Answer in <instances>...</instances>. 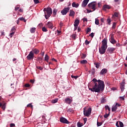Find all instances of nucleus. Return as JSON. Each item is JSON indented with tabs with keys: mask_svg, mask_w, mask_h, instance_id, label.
<instances>
[{
	"mask_svg": "<svg viewBox=\"0 0 127 127\" xmlns=\"http://www.w3.org/2000/svg\"><path fill=\"white\" fill-rule=\"evenodd\" d=\"M36 68L37 69H40V70H42V69H43V67H42L41 66H36Z\"/></svg>",
	"mask_w": 127,
	"mask_h": 127,
	"instance_id": "nucleus-41",
	"label": "nucleus"
},
{
	"mask_svg": "<svg viewBox=\"0 0 127 127\" xmlns=\"http://www.w3.org/2000/svg\"><path fill=\"white\" fill-rule=\"evenodd\" d=\"M19 9V6H18V5H17L15 6V11H17Z\"/></svg>",
	"mask_w": 127,
	"mask_h": 127,
	"instance_id": "nucleus-49",
	"label": "nucleus"
},
{
	"mask_svg": "<svg viewBox=\"0 0 127 127\" xmlns=\"http://www.w3.org/2000/svg\"><path fill=\"white\" fill-rule=\"evenodd\" d=\"M109 108H110V107L108 105L105 106V109L106 110L109 109Z\"/></svg>",
	"mask_w": 127,
	"mask_h": 127,
	"instance_id": "nucleus-63",
	"label": "nucleus"
},
{
	"mask_svg": "<svg viewBox=\"0 0 127 127\" xmlns=\"http://www.w3.org/2000/svg\"><path fill=\"white\" fill-rule=\"evenodd\" d=\"M30 86V85L29 84L27 83V84H25V87H26L28 88Z\"/></svg>",
	"mask_w": 127,
	"mask_h": 127,
	"instance_id": "nucleus-55",
	"label": "nucleus"
},
{
	"mask_svg": "<svg viewBox=\"0 0 127 127\" xmlns=\"http://www.w3.org/2000/svg\"><path fill=\"white\" fill-rule=\"evenodd\" d=\"M96 5H97L96 2L93 1L88 4V6H89L90 8L93 9V11H95Z\"/></svg>",
	"mask_w": 127,
	"mask_h": 127,
	"instance_id": "nucleus-5",
	"label": "nucleus"
},
{
	"mask_svg": "<svg viewBox=\"0 0 127 127\" xmlns=\"http://www.w3.org/2000/svg\"><path fill=\"white\" fill-rule=\"evenodd\" d=\"M60 26L61 27H62L64 26V23L62 21L60 22Z\"/></svg>",
	"mask_w": 127,
	"mask_h": 127,
	"instance_id": "nucleus-47",
	"label": "nucleus"
},
{
	"mask_svg": "<svg viewBox=\"0 0 127 127\" xmlns=\"http://www.w3.org/2000/svg\"><path fill=\"white\" fill-rule=\"evenodd\" d=\"M83 21L84 22H85V21H88L87 18H83Z\"/></svg>",
	"mask_w": 127,
	"mask_h": 127,
	"instance_id": "nucleus-59",
	"label": "nucleus"
},
{
	"mask_svg": "<svg viewBox=\"0 0 127 127\" xmlns=\"http://www.w3.org/2000/svg\"><path fill=\"white\" fill-rule=\"evenodd\" d=\"M86 57V55L85 54H83V57H82V58L83 59H84Z\"/></svg>",
	"mask_w": 127,
	"mask_h": 127,
	"instance_id": "nucleus-61",
	"label": "nucleus"
},
{
	"mask_svg": "<svg viewBox=\"0 0 127 127\" xmlns=\"http://www.w3.org/2000/svg\"><path fill=\"white\" fill-rule=\"evenodd\" d=\"M116 126H117V127H120L119 122H117L116 123Z\"/></svg>",
	"mask_w": 127,
	"mask_h": 127,
	"instance_id": "nucleus-60",
	"label": "nucleus"
},
{
	"mask_svg": "<svg viewBox=\"0 0 127 127\" xmlns=\"http://www.w3.org/2000/svg\"><path fill=\"white\" fill-rule=\"evenodd\" d=\"M1 98H0V101H1ZM0 107L1 108V109L4 111L6 108V103L5 102H3L2 104L1 103H0Z\"/></svg>",
	"mask_w": 127,
	"mask_h": 127,
	"instance_id": "nucleus-12",
	"label": "nucleus"
},
{
	"mask_svg": "<svg viewBox=\"0 0 127 127\" xmlns=\"http://www.w3.org/2000/svg\"><path fill=\"white\" fill-rule=\"evenodd\" d=\"M72 38H73L74 40H76V34H73L72 35Z\"/></svg>",
	"mask_w": 127,
	"mask_h": 127,
	"instance_id": "nucleus-54",
	"label": "nucleus"
},
{
	"mask_svg": "<svg viewBox=\"0 0 127 127\" xmlns=\"http://www.w3.org/2000/svg\"><path fill=\"white\" fill-rule=\"evenodd\" d=\"M74 15H75V12L73 10H70L69 16L70 17H74Z\"/></svg>",
	"mask_w": 127,
	"mask_h": 127,
	"instance_id": "nucleus-19",
	"label": "nucleus"
},
{
	"mask_svg": "<svg viewBox=\"0 0 127 127\" xmlns=\"http://www.w3.org/2000/svg\"><path fill=\"white\" fill-rule=\"evenodd\" d=\"M125 80H124L120 83V88H121V92L124 91V90L125 89Z\"/></svg>",
	"mask_w": 127,
	"mask_h": 127,
	"instance_id": "nucleus-11",
	"label": "nucleus"
},
{
	"mask_svg": "<svg viewBox=\"0 0 127 127\" xmlns=\"http://www.w3.org/2000/svg\"><path fill=\"white\" fill-rule=\"evenodd\" d=\"M77 127H81L83 126V124L80 122H78L77 123Z\"/></svg>",
	"mask_w": 127,
	"mask_h": 127,
	"instance_id": "nucleus-34",
	"label": "nucleus"
},
{
	"mask_svg": "<svg viewBox=\"0 0 127 127\" xmlns=\"http://www.w3.org/2000/svg\"><path fill=\"white\" fill-rule=\"evenodd\" d=\"M118 106L121 107V104H119V103H116L115 106H113L112 108V112H115L118 109Z\"/></svg>",
	"mask_w": 127,
	"mask_h": 127,
	"instance_id": "nucleus-10",
	"label": "nucleus"
},
{
	"mask_svg": "<svg viewBox=\"0 0 127 127\" xmlns=\"http://www.w3.org/2000/svg\"><path fill=\"white\" fill-rule=\"evenodd\" d=\"M58 12V10H57V9H54L53 10V13L54 14V15H56L57 14V12Z\"/></svg>",
	"mask_w": 127,
	"mask_h": 127,
	"instance_id": "nucleus-31",
	"label": "nucleus"
},
{
	"mask_svg": "<svg viewBox=\"0 0 127 127\" xmlns=\"http://www.w3.org/2000/svg\"><path fill=\"white\" fill-rule=\"evenodd\" d=\"M109 116H110V114H107L106 113L105 115H104V118L107 119L109 117Z\"/></svg>",
	"mask_w": 127,
	"mask_h": 127,
	"instance_id": "nucleus-46",
	"label": "nucleus"
},
{
	"mask_svg": "<svg viewBox=\"0 0 127 127\" xmlns=\"http://www.w3.org/2000/svg\"><path fill=\"white\" fill-rule=\"evenodd\" d=\"M14 33H13V32H11V33H10L9 36L10 38H12V37L13 36V35L14 34Z\"/></svg>",
	"mask_w": 127,
	"mask_h": 127,
	"instance_id": "nucleus-40",
	"label": "nucleus"
},
{
	"mask_svg": "<svg viewBox=\"0 0 127 127\" xmlns=\"http://www.w3.org/2000/svg\"><path fill=\"white\" fill-rule=\"evenodd\" d=\"M111 8V6L108 4H104L103 6V10H105L106 9H110Z\"/></svg>",
	"mask_w": 127,
	"mask_h": 127,
	"instance_id": "nucleus-18",
	"label": "nucleus"
},
{
	"mask_svg": "<svg viewBox=\"0 0 127 127\" xmlns=\"http://www.w3.org/2000/svg\"><path fill=\"white\" fill-rule=\"evenodd\" d=\"M119 125H120V127H124V124L123 122L121 121L119 122Z\"/></svg>",
	"mask_w": 127,
	"mask_h": 127,
	"instance_id": "nucleus-38",
	"label": "nucleus"
},
{
	"mask_svg": "<svg viewBox=\"0 0 127 127\" xmlns=\"http://www.w3.org/2000/svg\"><path fill=\"white\" fill-rule=\"evenodd\" d=\"M34 2L35 4H38L39 3V0H34Z\"/></svg>",
	"mask_w": 127,
	"mask_h": 127,
	"instance_id": "nucleus-48",
	"label": "nucleus"
},
{
	"mask_svg": "<svg viewBox=\"0 0 127 127\" xmlns=\"http://www.w3.org/2000/svg\"><path fill=\"white\" fill-rule=\"evenodd\" d=\"M107 23L109 25H111V19L110 18H108L107 19Z\"/></svg>",
	"mask_w": 127,
	"mask_h": 127,
	"instance_id": "nucleus-28",
	"label": "nucleus"
},
{
	"mask_svg": "<svg viewBox=\"0 0 127 127\" xmlns=\"http://www.w3.org/2000/svg\"><path fill=\"white\" fill-rule=\"evenodd\" d=\"M94 65H95V67H96V68H99L100 64L98 63H95Z\"/></svg>",
	"mask_w": 127,
	"mask_h": 127,
	"instance_id": "nucleus-32",
	"label": "nucleus"
},
{
	"mask_svg": "<svg viewBox=\"0 0 127 127\" xmlns=\"http://www.w3.org/2000/svg\"><path fill=\"white\" fill-rule=\"evenodd\" d=\"M79 24V20L78 19H76L74 21V27H77Z\"/></svg>",
	"mask_w": 127,
	"mask_h": 127,
	"instance_id": "nucleus-21",
	"label": "nucleus"
},
{
	"mask_svg": "<svg viewBox=\"0 0 127 127\" xmlns=\"http://www.w3.org/2000/svg\"><path fill=\"white\" fill-rule=\"evenodd\" d=\"M60 122L63 123V124H66L68 125V124H70V122L65 118H61L60 119Z\"/></svg>",
	"mask_w": 127,
	"mask_h": 127,
	"instance_id": "nucleus-9",
	"label": "nucleus"
},
{
	"mask_svg": "<svg viewBox=\"0 0 127 127\" xmlns=\"http://www.w3.org/2000/svg\"><path fill=\"white\" fill-rule=\"evenodd\" d=\"M11 32L15 33V29L14 27H12V28L11 29Z\"/></svg>",
	"mask_w": 127,
	"mask_h": 127,
	"instance_id": "nucleus-37",
	"label": "nucleus"
},
{
	"mask_svg": "<svg viewBox=\"0 0 127 127\" xmlns=\"http://www.w3.org/2000/svg\"><path fill=\"white\" fill-rule=\"evenodd\" d=\"M30 52H32L34 54L38 55L40 51L37 49H32V51H31Z\"/></svg>",
	"mask_w": 127,
	"mask_h": 127,
	"instance_id": "nucleus-15",
	"label": "nucleus"
},
{
	"mask_svg": "<svg viewBox=\"0 0 127 127\" xmlns=\"http://www.w3.org/2000/svg\"><path fill=\"white\" fill-rule=\"evenodd\" d=\"M79 76H74L73 75H71V77L72 78H74L75 79H77Z\"/></svg>",
	"mask_w": 127,
	"mask_h": 127,
	"instance_id": "nucleus-42",
	"label": "nucleus"
},
{
	"mask_svg": "<svg viewBox=\"0 0 127 127\" xmlns=\"http://www.w3.org/2000/svg\"><path fill=\"white\" fill-rule=\"evenodd\" d=\"M101 102L102 104H104L106 102V99L104 97L102 98L101 100Z\"/></svg>",
	"mask_w": 127,
	"mask_h": 127,
	"instance_id": "nucleus-30",
	"label": "nucleus"
},
{
	"mask_svg": "<svg viewBox=\"0 0 127 127\" xmlns=\"http://www.w3.org/2000/svg\"><path fill=\"white\" fill-rule=\"evenodd\" d=\"M93 83V87L92 88H89L91 92L95 93H99L104 90L105 83L103 80H98L94 78L92 80Z\"/></svg>",
	"mask_w": 127,
	"mask_h": 127,
	"instance_id": "nucleus-1",
	"label": "nucleus"
},
{
	"mask_svg": "<svg viewBox=\"0 0 127 127\" xmlns=\"http://www.w3.org/2000/svg\"><path fill=\"white\" fill-rule=\"evenodd\" d=\"M92 109L89 107L87 110H86V107L83 109V115L85 117H89L91 114Z\"/></svg>",
	"mask_w": 127,
	"mask_h": 127,
	"instance_id": "nucleus-4",
	"label": "nucleus"
},
{
	"mask_svg": "<svg viewBox=\"0 0 127 127\" xmlns=\"http://www.w3.org/2000/svg\"><path fill=\"white\" fill-rule=\"evenodd\" d=\"M110 42L112 44H116L117 43V41L115 40L114 35L113 34H111Z\"/></svg>",
	"mask_w": 127,
	"mask_h": 127,
	"instance_id": "nucleus-8",
	"label": "nucleus"
},
{
	"mask_svg": "<svg viewBox=\"0 0 127 127\" xmlns=\"http://www.w3.org/2000/svg\"><path fill=\"white\" fill-rule=\"evenodd\" d=\"M41 55L42 57H44V55H45V52H41Z\"/></svg>",
	"mask_w": 127,
	"mask_h": 127,
	"instance_id": "nucleus-58",
	"label": "nucleus"
},
{
	"mask_svg": "<svg viewBox=\"0 0 127 127\" xmlns=\"http://www.w3.org/2000/svg\"><path fill=\"white\" fill-rule=\"evenodd\" d=\"M69 10H70V7H66V8H64V9H63V10H61V13L63 15H66V13H68V12H69Z\"/></svg>",
	"mask_w": 127,
	"mask_h": 127,
	"instance_id": "nucleus-6",
	"label": "nucleus"
},
{
	"mask_svg": "<svg viewBox=\"0 0 127 127\" xmlns=\"http://www.w3.org/2000/svg\"><path fill=\"white\" fill-rule=\"evenodd\" d=\"M91 31V28H87V31H86V33L88 34L89 32Z\"/></svg>",
	"mask_w": 127,
	"mask_h": 127,
	"instance_id": "nucleus-45",
	"label": "nucleus"
},
{
	"mask_svg": "<svg viewBox=\"0 0 127 127\" xmlns=\"http://www.w3.org/2000/svg\"><path fill=\"white\" fill-rule=\"evenodd\" d=\"M102 125V122H97V126H98V127H100V126H101Z\"/></svg>",
	"mask_w": 127,
	"mask_h": 127,
	"instance_id": "nucleus-44",
	"label": "nucleus"
},
{
	"mask_svg": "<svg viewBox=\"0 0 127 127\" xmlns=\"http://www.w3.org/2000/svg\"><path fill=\"white\" fill-rule=\"evenodd\" d=\"M58 99H55L52 100V103H56L58 102Z\"/></svg>",
	"mask_w": 127,
	"mask_h": 127,
	"instance_id": "nucleus-43",
	"label": "nucleus"
},
{
	"mask_svg": "<svg viewBox=\"0 0 127 127\" xmlns=\"http://www.w3.org/2000/svg\"><path fill=\"white\" fill-rule=\"evenodd\" d=\"M81 64H85L87 63V61L85 60H83L80 62Z\"/></svg>",
	"mask_w": 127,
	"mask_h": 127,
	"instance_id": "nucleus-35",
	"label": "nucleus"
},
{
	"mask_svg": "<svg viewBox=\"0 0 127 127\" xmlns=\"http://www.w3.org/2000/svg\"><path fill=\"white\" fill-rule=\"evenodd\" d=\"M37 60L39 62L40 64H41L43 62V59L40 57H38V58H37Z\"/></svg>",
	"mask_w": 127,
	"mask_h": 127,
	"instance_id": "nucleus-24",
	"label": "nucleus"
},
{
	"mask_svg": "<svg viewBox=\"0 0 127 127\" xmlns=\"http://www.w3.org/2000/svg\"><path fill=\"white\" fill-rule=\"evenodd\" d=\"M43 11L45 13V17L46 19H48L53 13L52 9L50 7L44 8L43 9Z\"/></svg>",
	"mask_w": 127,
	"mask_h": 127,
	"instance_id": "nucleus-3",
	"label": "nucleus"
},
{
	"mask_svg": "<svg viewBox=\"0 0 127 127\" xmlns=\"http://www.w3.org/2000/svg\"><path fill=\"white\" fill-rule=\"evenodd\" d=\"M36 28L35 27H33L30 29V32L31 33H34L36 31Z\"/></svg>",
	"mask_w": 127,
	"mask_h": 127,
	"instance_id": "nucleus-26",
	"label": "nucleus"
},
{
	"mask_svg": "<svg viewBox=\"0 0 127 127\" xmlns=\"http://www.w3.org/2000/svg\"><path fill=\"white\" fill-rule=\"evenodd\" d=\"M83 121H84V124H86L87 121V118H84L83 119Z\"/></svg>",
	"mask_w": 127,
	"mask_h": 127,
	"instance_id": "nucleus-52",
	"label": "nucleus"
},
{
	"mask_svg": "<svg viewBox=\"0 0 127 127\" xmlns=\"http://www.w3.org/2000/svg\"><path fill=\"white\" fill-rule=\"evenodd\" d=\"M95 23L96 25H98L99 24V21L97 18H95Z\"/></svg>",
	"mask_w": 127,
	"mask_h": 127,
	"instance_id": "nucleus-33",
	"label": "nucleus"
},
{
	"mask_svg": "<svg viewBox=\"0 0 127 127\" xmlns=\"http://www.w3.org/2000/svg\"><path fill=\"white\" fill-rule=\"evenodd\" d=\"M73 7L77 8L79 6V4L78 3H76L75 2H73L72 4Z\"/></svg>",
	"mask_w": 127,
	"mask_h": 127,
	"instance_id": "nucleus-23",
	"label": "nucleus"
},
{
	"mask_svg": "<svg viewBox=\"0 0 127 127\" xmlns=\"http://www.w3.org/2000/svg\"><path fill=\"white\" fill-rule=\"evenodd\" d=\"M68 113H71L73 112V110L71 108L68 109L67 110Z\"/></svg>",
	"mask_w": 127,
	"mask_h": 127,
	"instance_id": "nucleus-39",
	"label": "nucleus"
},
{
	"mask_svg": "<svg viewBox=\"0 0 127 127\" xmlns=\"http://www.w3.org/2000/svg\"><path fill=\"white\" fill-rule=\"evenodd\" d=\"M116 24H117V23L116 22L113 23V24H112V29H116Z\"/></svg>",
	"mask_w": 127,
	"mask_h": 127,
	"instance_id": "nucleus-29",
	"label": "nucleus"
},
{
	"mask_svg": "<svg viewBox=\"0 0 127 127\" xmlns=\"http://www.w3.org/2000/svg\"><path fill=\"white\" fill-rule=\"evenodd\" d=\"M27 107H31V108H32L33 106H32V105L31 104V103H30V104H29L27 105Z\"/></svg>",
	"mask_w": 127,
	"mask_h": 127,
	"instance_id": "nucleus-53",
	"label": "nucleus"
},
{
	"mask_svg": "<svg viewBox=\"0 0 127 127\" xmlns=\"http://www.w3.org/2000/svg\"><path fill=\"white\" fill-rule=\"evenodd\" d=\"M107 73V69L106 68H103L100 72V75H105Z\"/></svg>",
	"mask_w": 127,
	"mask_h": 127,
	"instance_id": "nucleus-16",
	"label": "nucleus"
},
{
	"mask_svg": "<svg viewBox=\"0 0 127 127\" xmlns=\"http://www.w3.org/2000/svg\"><path fill=\"white\" fill-rule=\"evenodd\" d=\"M104 20H105L104 18H102L101 19V21L102 23H103V22H104Z\"/></svg>",
	"mask_w": 127,
	"mask_h": 127,
	"instance_id": "nucleus-64",
	"label": "nucleus"
},
{
	"mask_svg": "<svg viewBox=\"0 0 127 127\" xmlns=\"http://www.w3.org/2000/svg\"><path fill=\"white\" fill-rule=\"evenodd\" d=\"M119 13L118 12H115L114 13V14H113V15H112V16H113V17H119Z\"/></svg>",
	"mask_w": 127,
	"mask_h": 127,
	"instance_id": "nucleus-27",
	"label": "nucleus"
},
{
	"mask_svg": "<svg viewBox=\"0 0 127 127\" xmlns=\"http://www.w3.org/2000/svg\"><path fill=\"white\" fill-rule=\"evenodd\" d=\"M107 47V39L104 38L102 41V46L99 48V53L101 55L104 54L106 53Z\"/></svg>",
	"mask_w": 127,
	"mask_h": 127,
	"instance_id": "nucleus-2",
	"label": "nucleus"
},
{
	"mask_svg": "<svg viewBox=\"0 0 127 127\" xmlns=\"http://www.w3.org/2000/svg\"><path fill=\"white\" fill-rule=\"evenodd\" d=\"M90 37H91V38H93L94 36V33H91V34H90Z\"/></svg>",
	"mask_w": 127,
	"mask_h": 127,
	"instance_id": "nucleus-56",
	"label": "nucleus"
},
{
	"mask_svg": "<svg viewBox=\"0 0 127 127\" xmlns=\"http://www.w3.org/2000/svg\"><path fill=\"white\" fill-rule=\"evenodd\" d=\"M65 101L68 104H70L72 102V100L69 98H65Z\"/></svg>",
	"mask_w": 127,
	"mask_h": 127,
	"instance_id": "nucleus-20",
	"label": "nucleus"
},
{
	"mask_svg": "<svg viewBox=\"0 0 127 127\" xmlns=\"http://www.w3.org/2000/svg\"><path fill=\"white\" fill-rule=\"evenodd\" d=\"M120 99L122 100L123 101H124L125 100V96H120Z\"/></svg>",
	"mask_w": 127,
	"mask_h": 127,
	"instance_id": "nucleus-51",
	"label": "nucleus"
},
{
	"mask_svg": "<svg viewBox=\"0 0 127 127\" xmlns=\"http://www.w3.org/2000/svg\"><path fill=\"white\" fill-rule=\"evenodd\" d=\"M42 30L43 32H46L48 31L47 29L45 27H43Z\"/></svg>",
	"mask_w": 127,
	"mask_h": 127,
	"instance_id": "nucleus-36",
	"label": "nucleus"
},
{
	"mask_svg": "<svg viewBox=\"0 0 127 127\" xmlns=\"http://www.w3.org/2000/svg\"><path fill=\"white\" fill-rule=\"evenodd\" d=\"M14 126H15L14 124L11 123V124H10V127H14Z\"/></svg>",
	"mask_w": 127,
	"mask_h": 127,
	"instance_id": "nucleus-57",
	"label": "nucleus"
},
{
	"mask_svg": "<svg viewBox=\"0 0 127 127\" xmlns=\"http://www.w3.org/2000/svg\"><path fill=\"white\" fill-rule=\"evenodd\" d=\"M89 0H84L82 3V7H85L87 5Z\"/></svg>",
	"mask_w": 127,
	"mask_h": 127,
	"instance_id": "nucleus-14",
	"label": "nucleus"
},
{
	"mask_svg": "<svg viewBox=\"0 0 127 127\" xmlns=\"http://www.w3.org/2000/svg\"><path fill=\"white\" fill-rule=\"evenodd\" d=\"M116 45L118 47H121V44L120 43H117Z\"/></svg>",
	"mask_w": 127,
	"mask_h": 127,
	"instance_id": "nucleus-62",
	"label": "nucleus"
},
{
	"mask_svg": "<svg viewBox=\"0 0 127 127\" xmlns=\"http://www.w3.org/2000/svg\"><path fill=\"white\" fill-rule=\"evenodd\" d=\"M47 25L49 28H50L51 29H53V27H54L53 24L51 22H50V21L48 22Z\"/></svg>",
	"mask_w": 127,
	"mask_h": 127,
	"instance_id": "nucleus-17",
	"label": "nucleus"
},
{
	"mask_svg": "<svg viewBox=\"0 0 127 127\" xmlns=\"http://www.w3.org/2000/svg\"><path fill=\"white\" fill-rule=\"evenodd\" d=\"M18 20L21 21H24V22H26L27 20L25 19V18L23 17H21L18 18Z\"/></svg>",
	"mask_w": 127,
	"mask_h": 127,
	"instance_id": "nucleus-25",
	"label": "nucleus"
},
{
	"mask_svg": "<svg viewBox=\"0 0 127 127\" xmlns=\"http://www.w3.org/2000/svg\"><path fill=\"white\" fill-rule=\"evenodd\" d=\"M115 51V49L114 48H108V49L107 50V52L108 53L112 54L114 53V51Z\"/></svg>",
	"mask_w": 127,
	"mask_h": 127,
	"instance_id": "nucleus-13",
	"label": "nucleus"
},
{
	"mask_svg": "<svg viewBox=\"0 0 127 127\" xmlns=\"http://www.w3.org/2000/svg\"><path fill=\"white\" fill-rule=\"evenodd\" d=\"M85 45H88L89 44V41L86 40L85 42Z\"/></svg>",
	"mask_w": 127,
	"mask_h": 127,
	"instance_id": "nucleus-50",
	"label": "nucleus"
},
{
	"mask_svg": "<svg viewBox=\"0 0 127 127\" xmlns=\"http://www.w3.org/2000/svg\"><path fill=\"white\" fill-rule=\"evenodd\" d=\"M49 59H50V57L48 56V55L47 54L45 55V56L44 58V61H46L48 63Z\"/></svg>",
	"mask_w": 127,
	"mask_h": 127,
	"instance_id": "nucleus-22",
	"label": "nucleus"
},
{
	"mask_svg": "<svg viewBox=\"0 0 127 127\" xmlns=\"http://www.w3.org/2000/svg\"><path fill=\"white\" fill-rule=\"evenodd\" d=\"M26 58L28 61L32 60L34 58V54L30 52L28 55L26 57Z\"/></svg>",
	"mask_w": 127,
	"mask_h": 127,
	"instance_id": "nucleus-7",
	"label": "nucleus"
}]
</instances>
